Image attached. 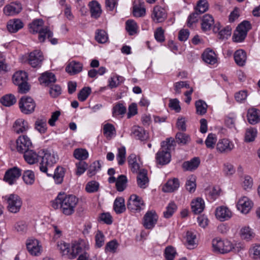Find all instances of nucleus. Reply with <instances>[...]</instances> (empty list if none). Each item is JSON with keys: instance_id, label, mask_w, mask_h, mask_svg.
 Returning a JSON list of instances; mask_svg holds the SVG:
<instances>
[{"instance_id": "nucleus-1", "label": "nucleus", "mask_w": 260, "mask_h": 260, "mask_svg": "<svg viewBox=\"0 0 260 260\" xmlns=\"http://www.w3.org/2000/svg\"><path fill=\"white\" fill-rule=\"evenodd\" d=\"M78 203V199L76 196L59 193L52 201V206L55 209L60 208L63 214L69 216L74 213Z\"/></svg>"}, {"instance_id": "nucleus-2", "label": "nucleus", "mask_w": 260, "mask_h": 260, "mask_svg": "<svg viewBox=\"0 0 260 260\" xmlns=\"http://www.w3.org/2000/svg\"><path fill=\"white\" fill-rule=\"evenodd\" d=\"M44 21L42 19L34 20L29 24V31L32 34H39L38 39L40 42H44L45 39L50 38L53 36V32L48 27L44 26Z\"/></svg>"}, {"instance_id": "nucleus-3", "label": "nucleus", "mask_w": 260, "mask_h": 260, "mask_svg": "<svg viewBox=\"0 0 260 260\" xmlns=\"http://www.w3.org/2000/svg\"><path fill=\"white\" fill-rule=\"evenodd\" d=\"M41 162L40 164V170L41 172L46 173L48 176L51 177L52 173H48V170L56 163L58 157L54 152L46 151L41 153Z\"/></svg>"}, {"instance_id": "nucleus-4", "label": "nucleus", "mask_w": 260, "mask_h": 260, "mask_svg": "<svg viewBox=\"0 0 260 260\" xmlns=\"http://www.w3.org/2000/svg\"><path fill=\"white\" fill-rule=\"evenodd\" d=\"M213 251L216 253L226 254L234 249L233 243L227 239L219 238L214 239L212 242Z\"/></svg>"}, {"instance_id": "nucleus-5", "label": "nucleus", "mask_w": 260, "mask_h": 260, "mask_svg": "<svg viewBox=\"0 0 260 260\" xmlns=\"http://www.w3.org/2000/svg\"><path fill=\"white\" fill-rule=\"evenodd\" d=\"M27 75L25 72L18 71L14 73L12 77L13 83L18 86L20 93H25L29 90V86L27 83Z\"/></svg>"}, {"instance_id": "nucleus-6", "label": "nucleus", "mask_w": 260, "mask_h": 260, "mask_svg": "<svg viewBox=\"0 0 260 260\" xmlns=\"http://www.w3.org/2000/svg\"><path fill=\"white\" fill-rule=\"evenodd\" d=\"M7 201L8 210L13 213L18 212L22 206V201L20 198L17 194H11L5 197Z\"/></svg>"}, {"instance_id": "nucleus-7", "label": "nucleus", "mask_w": 260, "mask_h": 260, "mask_svg": "<svg viewBox=\"0 0 260 260\" xmlns=\"http://www.w3.org/2000/svg\"><path fill=\"white\" fill-rule=\"evenodd\" d=\"M250 29V23L248 21H243L237 27L233 39L235 42L243 41L247 36L248 31Z\"/></svg>"}, {"instance_id": "nucleus-8", "label": "nucleus", "mask_w": 260, "mask_h": 260, "mask_svg": "<svg viewBox=\"0 0 260 260\" xmlns=\"http://www.w3.org/2000/svg\"><path fill=\"white\" fill-rule=\"evenodd\" d=\"M145 206L142 198L136 194L131 195L127 204L128 209L133 212H140L144 209Z\"/></svg>"}, {"instance_id": "nucleus-9", "label": "nucleus", "mask_w": 260, "mask_h": 260, "mask_svg": "<svg viewBox=\"0 0 260 260\" xmlns=\"http://www.w3.org/2000/svg\"><path fill=\"white\" fill-rule=\"evenodd\" d=\"M19 108L21 111L25 114L32 113L36 107V104L34 100L30 97L23 96L19 102Z\"/></svg>"}, {"instance_id": "nucleus-10", "label": "nucleus", "mask_w": 260, "mask_h": 260, "mask_svg": "<svg viewBox=\"0 0 260 260\" xmlns=\"http://www.w3.org/2000/svg\"><path fill=\"white\" fill-rule=\"evenodd\" d=\"M16 149L20 153L30 150L32 143L30 139L26 135L20 136L16 141Z\"/></svg>"}, {"instance_id": "nucleus-11", "label": "nucleus", "mask_w": 260, "mask_h": 260, "mask_svg": "<svg viewBox=\"0 0 260 260\" xmlns=\"http://www.w3.org/2000/svg\"><path fill=\"white\" fill-rule=\"evenodd\" d=\"M27 249L32 255L39 256L42 251V247L40 242L36 239H29L26 241Z\"/></svg>"}, {"instance_id": "nucleus-12", "label": "nucleus", "mask_w": 260, "mask_h": 260, "mask_svg": "<svg viewBox=\"0 0 260 260\" xmlns=\"http://www.w3.org/2000/svg\"><path fill=\"white\" fill-rule=\"evenodd\" d=\"M234 147L232 141L224 138L218 140L216 144V149L220 153L227 154L231 152Z\"/></svg>"}, {"instance_id": "nucleus-13", "label": "nucleus", "mask_w": 260, "mask_h": 260, "mask_svg": "<svg viewBox=\"0 0 260 260\" xmlns=\"http://www.w3.org/2000/svg\"><path fill=\"white\" fill-rule=\"evenodd\" d=\"M21 175V170L14 167L6 171L4 176V180L10 185H12L16 182Z\"/></svg>"}, {"instance_id": "nucleus-14", "label": "nucleus", "mask_w": 260, "mask_h": 260, "mask_svg": "<svg viewBox=\"0 0 260 260\" xmlns=\"http://www.w3.org/2000/svg\"><path fill=\"white\" fill-rule=\"evenodd\" d=\"M158 216L155 211H147L143 217V225L147 229H152L156 224Z\"/></svg>"}, {"instance_id": "nucleus-15", "label": "nucleus", "mask_w": 260, "mask_h": 260, "mask_svg": "<svg viewBox=\"0 0 260 260\" xmlns=\"http://www.w3.org/2000/svg\"><path fill=\"white\" fill-rule=\"evenodd\" d=\"M43 59L42 52L40 50H35L30 53L27 61L32 68H39Z\"/></svg>"}, {"instance_id": "nucleus-16", "label": "nucleus", "mask_w": 260, "mask_h": 260, "mask_svg": "<svg viewBox=\"0 0 260 260\" xmlns=\"http://www.w3.org/2000/svg\"><path fill=\"white\" fill-rule=\"evenodd\" d=\"M167 12L164 8L156 6L153 8L151 14V18L155 23L164 22L167 18Z\"/></svg>"}, {"instance_id": "nucleus-17", "label": "nucleus", "mask_w": 260, "mask_h": 260, "mask_svg": "<svg viewBox=\"0 0 260 260\" xmlns=\"http://www.w3.org/2000/svg\"><path fill=\"white\" fill-rule=\"evenodd\" d=\"M22 8V5L20 3L12 2L4 7L3 12L7 16H14L19 13Z\"/></svg>"}, {"instance_id": "nucleus-18", "label": "nucleus", "mask_w": 260, "mask_h": 260, "mask_svg": "<svg viewBox=\"0 0 260 260\" xmlns=\"http://www.w3.org/2000/svg\"><path fill=\"white\" fill-rule=\"evenodd\" d=\"M88 249V245H86L84 243L74 242L72 245L69 258L74 259L84 250L85 251Z\"/></svg>"}, {"instance_id": "nucleus-19", "label": "nucleus", "mask_w": 260, "mask_h": 260, "mask_svg": "<svg viewBox=\"0 0 260 260\" xmlns=\"http://www.w3.org/2000/svg\"><path fill=\"white\" fill-rule=\"evenodd\" d=\"M22 153L23 154L24 160L29 165H33L38 162L41 158L40 152L37 153L31 149L28 150Z\"/></svg>"}, {"instance_id": "nucleus-20", "label": "nucleus", "mask_w": 260, "mask_h": 260, "mask_svg": "<svg viewBox=\"0 0 260 260\" xmlns=\"http://www.w3.org/2000/svg\"><path fill=\"white\" fill-rule=\"evenodd\" d=\"M171 153L167 150H165L160 148L156 153L155 159L157 164L160 165H165L168 164L171 161Z\"/></svg>"}, {"instance_id": "nucleus-21", "label": "nucleus", "mask_w": 260, "mask_h": 260, "mask_svg": "<svg viewBox=\"0 0 260 260\" xmlns=\"http://www.w3.org/2000/svg\"><path fill=\"white\" fill-rule=\"evenodd\" d=\"M252 206V202L246 197H243L239 199L237 204L238 210L244 214L248 213L251 209Z\"/></svg>"}, {"instance_id": "nucleus-22", "label": "nucleus", "mask_w": 260, "mask_h": 260, "mask_svg": "<svg viewBox=\"0 0 260 260\" xmlns=\"http://www.w3.org/2000/svg\"><path fill=\"white\" fill-rule=\"evenodd\" d=\"M132 137L142 141H145L148 138V135L144 129L138 125H134L131 128Z\"/></svg>"}, {"instance_id": "nucleus-23", "label": "nucleus", "mask_w": 260, "mask_h": 260, "mask_svg": "<svg viewBox=\"0 0 260 260\" xmlns=\"http://www.w3.org/2000/svg\"><path fill=\"white\" fill-rule=\"evenodd\" d=\"M232 215L231 210L225 206L217 207L216 209L215 216L221 221L229 219Z\"/></svg>"}, {"instance_id": "nucleus-24", "label": "nucleus", "mask_w": 260, "mask_h": 260, "mask_svg": "<svg viewBox=\"0 0 260 260\" xmlns=\"http://www.w3.org/2000/svg\"><path fill=\"white\" fill-rule=\"evenodd\" d=\"M213 31L215 33H218L219 39H227L228 37H230L231 35L232 28L229 26H227L222 29H220V24L216 23L213 27Z\"/></svg>"}, {"instance_id": "nucleus-25", "label": "nucleus", "mask_w": 260, "mask_h": 260, "mask_svg": "<svg viewBox=\"0 0 260 260\" xmlns=\"http://www.w3.org/2000/svg\"><path fill=\"white\" fill-rule=\"evenodd\" d=\"M23 27V23L19 19H13L7 22V28L11 33H15Z\"/></svg>"}, {"instance_id": "nucleus-26", "label": "nucleus", "mask_w": 260, "mask_h": 260, "mask_svg": "<svg viewBox=\"0 0 260 260\" xmlns=\"http://www.w3.org/2000/svg\"><path fill=\"white\" fill-rule=\"evenodd\" d=\"M83 69L81 63L75 61H72L66 67V71L71 75H74L81 72Z\"/></svg>"}, {"instance_id": "nucleus-27", "label": "nucleus", "mask_w": 260, "mask_h": 260, "mask_svg": "<svg viewBox=\"0 0 260 260\" xmlns=\"http://www.w3.org/2000/svg\"><path fill=\"white\" fill-rule=\"evenodd\" d=\"M137 183L142 188H146L149 183V179L147 176V171L145 169L140 170L137 176Z\"/></svg>"}, {"instance_id": "nucleus-28", "label": "nucleus", "mask_w": 260, "mask_h": 260, "mask_svg": "<svg viewBox=\"0 0 260 260\" xmlns=\"http://www.w3.org/2000/svg\"><path fill=\"white\" fill-rule=\"evenodd\" d=\"M203 60L207 63L214 64L217 61V58L215 52L211 49H206L202 54Z\"/></svg>"}, {"instance_id": "nucleus-29", "label": "nucleus", "mask_w": 260, "mask_h": 260, "mask_svg": "<svg viewBox=\"0 0 260 260\" xmlns=\"http://www.w3.org/2000/svg\"><path fill=\"white\" fill-rule=\"evenodd\" d=\"M180 183L177 178L169 180L162 187V191L166 192H172L178 189Z\"/></svg>"}, {"instance_id": "nucleus-30", "label": "nucleus", "mask_w": 260, "mask_h": 260, "mask_svg": "<svg viewBox=\"0 0 260 260\" xmlns=\"http://www.w3.org/2000/svg\"><path fill=\"white\" fill-rule=\"evenodd\" d=\"M192 211L196 214H198L203 212L205 208L204 200L200 198H198L193 200L191 203Z\"/></svg>"}, {"instance_id": "nucleus-31", "label": "nucleus", "mask_w": 260, "mask_h": 260, "mask_svg": "<svg viewBox=\"0 0 260 260\" xmlns=\"http://www.w3.org/2000/svg\"><path fill=\"white\" fill-rule=\"evenodd\" d=\"M247 117L248 122L251 124H255L260 121L259 111L254 108L248 110Z\"/></svg>"}, {"instance_id": "nucleus-32", "label": "nucleus", "mask_w": 260, "mask_h": 260, "mask_svg": "<svg viewBox=\"0 0 260 260\" xmlns=\"http://www.w3.org/2000/svg\"><path fill=\"white\" fill-rule=\"evenodd\" d=\"M14 131L17 134L26 131L28 128V123L23 119L16 120L13 125Z\"/></svg>"}, {"instance_id": "nucleus-33", "label": "nucleus", "mask_w": 260, "mask_h": 260, "mask_svg": "<svg viewBox=\"0 0 260 260\" xmlns=\"http://www.w3.org/2000/svg\"><path fill=\"white\" fill-rule=\"evenodd\" d=\"M113 209L117 214L122 213L125 211L124 199L122 197H117L115 199L113 204Z\"/></svg>"}, {"instance_id": "nucleus-34", "label": "nucleus", "mask_w": 260, "mask_h": 260, "mask_svg": "<svg viewBox=\"0 0 260 260\" xmlns=\"http://www.w3.org/2000/svg\"><path fill=\"white\" fill-rule=\"evenodd\" d=\"M89 6L91 17L95 19L98 18L102 13L100 4L96 1H92L89 3Z\"/></svg>"}, {"instance_id": "nucleus-35", "label": "nucleus", "mask_w": 260, "mask_h": 260, "mask_svg": "<svg viewBox=\"0 0 260 260\" xmlns=\"http://www.w3.org/2000/svg\"><path fill=\"white\" fill-rule=\"evenodd\" d=\"M246 53L241 49L237 50L234 53V59L236 64L240 67L245 65L246 61Z\"/></svg>"}, {"instance_id": "nucleus-36", "label": "nucleus", "mask_w": 260, "mask_h": 260, "mask_svg": "<svg viewBox=\"0 0 260 260\" xmlns=\"http://www.w3.org/2000/svg\"><path fill=\"white\" fill-rule=\"evenodd\" d=\"M214 24V20L213 17L209 14L205 15L202 19L201 23L202 29L203 31L210 30Z\"/></svg>"}, {"instance_id": "nucleus-37", "label": "nucleus", "mask_w": 260, "mask_h": 260, "mask_svg": "<svg viewBox=\"0 0 260 260\" xmlns=\"http://www.w3.org/2000/svg\"><path fill=\"white\" fill-rule=\"evenodd\" d=\"M57 249L62 256H67L69 258L70 254V245L63 241H58L57 243Z\"/></svg>"}, {"instance_id": "nucleus-38", "label": "nucleus", "mask_w": 260, "mask_h": 260, "mask_svg": "<svg viewBox=\"0 0 260 260\" xmlns=\"http://www.w3.org/2000/svg\"><path fill=\"white\" fill-rule=\"evenodd\" d=\"M103 134L108 139H112L116 135V131L114 126L109 123L103 125Z\"/></svg>"}, {"instance_id": "nucleus-39", "label": "nucleus", "mask_w": 260, "mask_h": 260, "mask_svg": "<svg viewBox=\"0 0 260 260\" xmlns=\"http://www.w3.org/2000/svg\"><path fill=\"white\" fill-rule=\"evenodd\" d=\"M39 80L41 84H45L46 85H49L51 83H54L56 80L55 75L48 72L43 73Z\"/></svg>"}, {"instance_id": "nucleus-40", "label": "nucleus", "mask_w": 260, "mask_h": 260, "mask_svg": "<svg viewBox=\"0 0 260 260\" xmlns=\"http://www.w3.org/2000/svg\"><path fill=\"white\" fill-rule=\"evenodd\" d=\"M196 234L194 232L187 231L186 234V241L188 249H193L197 246Z\"/></svg>"}, {"instance_id": "nucleus-41", "label": "nucleus", "mask_w": 260, "mask_h": 260, "mask_svg": "<svg viewBox=\"0 0 260 260\" xmlns=\"http://www.w3.org/2000/svg\"><path fill=\"white\" fill-rule=\"evenodd\" d=\"M200 163V159L198 157H194L190 161L184 162L182 167L186 171H192L198 167Z\"/></svg>"}, {"instance_id": "nucleus-42", "label": "nucleus", "mask_w": 260, "mask_h": 260, "mask_svg": "<svg viewBox=\"0 0 260 260\" xmlns=\"http://www.w3.org/2000/svg\"><path fill=\"white\" fill-rule=\"evenodd\" d=\"M65 174V169L57 167L54 171V174H52L51 176L53 177L54 181L56 184H61L63 180Z\"/></svg>"}, {"instance_id": "nucleus-43", "label": "nucleus", "mask_w": 260, "mask_h": 260, "mask_svg": "<svg viewBox=\"0 0 260 260\" xmlns=\"http://www.w3.org/2000/svg\"><path fill=\"white\" fill-rule=\"evenodd\" d=\"M128 163L131 170L134 173L140 171V165L138 162L137 156L135 154H131L128 157Z\"/></svg>"}, {"instance_id": "nucleus-44", "label": "nucleus", "mask_w": 260, "mask_h": 260, "mask_svg": "<svg viewBox=\"0 0 260 260\" xmlns=\"http://www.w3.org/2000/svg\"><path fill=\"white\" fill-rule=\"evenodd\" d=\"M126 108L120 102L117 103L112 108V114L114 117L122 116L126 112Z\"/></svg>"}, {"instance_id": "nucleus-45", "label": "nucleus", "mask_w": 260, "mask_h": 260, "mask_svg": "<svg viewBox=\"0 0 260 260\" xmlns=\"http://www.w3.org/2000/svg\"><path fill=\"white\" fill-rule=\"evenodd\" d=\"M35 128L41 134H44L47 130V120L45 118H38L35 122Z\"/></svg>"}, {"instance_id": "nucleus-46", "label": "nucleus", "mask_w": 260, "mask_h": 260, "mask_svg": "<svg viewBox=\"0 0 260 260\" xmlns=\"http://www.w3.org/2000/svg\"><path fill=\"white\" fill-rule=\"evenodd\" d=\"M175 146L176 141L172 138H167L166 141L161 143V148L167 150L170 153L172 150L175 149Z\"/></svg>"}, {"instance_id": "nucleus-47", "label": "nucleus", "mask_w": 260, "mask_h": 260, "mask_svg": "<svg viewBox=\"0 0 260 260\" xmlns=\"http://www.w3.org/2000/svg\"><path fill=\"white\" fill-rule=\"evenodd\" d=\"M1 102L6 107H10L16 102V99L14 95L9 94L3 96L1 99Z\"/></svg>"}, {"instance_id": "nucleus-48", "label": "nucleus", "mask_w": 260, "mask_h": 260, "mask_svg": "<svg viewBox=\"0 0 260 260\" xmlns=\"http://www.w3.org/2000/svg\"><path fill=\"white\" fill-rule=\"evenodd\" d=\"M125 27L129 35L133 36L137 33L138 26L137 23L134 20H127Z\"/></svg>"}, {"instance_id": "nucleus-49", "label": "nucleus", "mask_w": 260, "mask_h": 260, "mask_svg": "<svg viewBox=\"0 0 260 260\" xmlns=\"http://www.w3.org/2000/svg\"><path fill=\"white\" fill-rule=\"evenodd\" d=\"M195 106L198 114L203 115L207 112V105L204 101L201 100L197 101Z\"/></svg>"}, {"instance_id": "nucleus-50", "label": "nucleus", "mask_w": 260, "mask_h": 260, "mask_svg": "<svg viewBox=\"0 0 260 260\" xmlns=\"http://www.w3.org/2000/svg\"><path fill=\"white\" fill-rule=\"evenodd\" d=\"M257 129L254 127H249L246 130L245 141L247 142H252L257 135Z\"/></svg>"}, {"instance_id": "nucleus-51", "label": "nucleus", "mask_w": 260, "mask_h": 260, "mask_svg": "<svg viewBox=\"0 0 260 260\" xmlns=\"http://www.w3.org/2000/svg\"><path fill=\"white\" fill-rule=\"evenodd\" d=\"M116 159L119 165H122L126 160V149L124 146L118 148V153L116 154Z\"/></svg>"}, {"instance_id": "nucleus-52", "label": "nucleus", "mask_w": 260, "mask_h": 260, "mask_svg": "<svg viewBox=\"0 0 260 260\" xmlns=\"http://www.w3.org/2000/svg\"><path fill=\"white\" fill-rule=\"evenodd\" d=\"M127 178L125 175H121L117 179L116 186L117 190L119 191H122L126 187Z\"/></svg>"}, {"instance_id": "nucleus-53", "label": "nucleus", "mask_w": 260, "mask_h": 260, "mask_svg": "<svg viewBox=\"0 0 260 260\" xmlns=\"http://www.w3.org/2000/svg\"><path fill=\"white\" fill-rule=\"evenodd\" d=\"M23 180L27 185H32L35 182V174L31 170H26L23 174Z\"/></svg>"}, {"instance_id": "nucleus-54", "label": "nucleus", "mask_w": 260, "mask_h": 260, "mask_svg": "<svg viewBox=\"0 0 260 260\" xmlns=\"http://www.w3.org/2000/svg\"><path fill=\"white\" fill-rule=\"evenodd\" d=\"M74 156L76 159L83 160L87 158L88 157V153L86 149L77 148L74 151Z\"/></svg>"}, {"instance_id": "nucleus-55", "label": "nucleus", "mask_w": 260, "mask_h": 260, "mask_svg": "<svg viewBox=\"0 0 260 260\" xmlns=\"http://www.w3.org/2000/svg\"><path fill=\"white\" fill-rule=\"evenodd\" d=\"M254 235L252 230L248 226H244L241 229V236L244 239L249 240L254 237Z\"/></svg>"}, {"instance_id": "nucleus-56", "label": "nucleus", "mask_w": 260, "mask_h": 260, "mask_svg": "<svg viewBox=\"0 0 260 260\" xmlns=\"http://www.w3.org/2000/svg\"><path fill=\"white\" fill-rule=\"evenodd\" d=\"M175 138L176 142L182 145L187 144L190 140V137L188 135L181 132L177 133Z\"/></svg>"}, {"instance_id": "nucleus-57", "label": "nucleus", "mask_w": 260, "mask_h": 260, "mask_svg": "<svg viewBox=\"0 0 260 260\" xmlns=\"http://www.w3.org/2000/svg\"><path fill=\"white\" fill-rule=\"evenodd\" d=\"M176 254V251L173 247L169 246L165 248L164 256L166 260H174Z\"/></svg>"}, {"instance_id": "nucleus-58", "label": "nucleus", "mask_w": 260, "mask_h": 260, "mask_svg": "<svg viewBox=\"0 0 260 260\" xmlns=\"http://www.w3.org/2000/svg\"><path fill=\"white\" fill-rule=\"evenodd\" d=\"M13 228L18 233H24L27 231V225L24 221L20 220L14 224Z\"/></svg>"}, {"instance_id": "nucleus-59", "label": "nucleus", "mask_w": 260, "mask_h": 260, "mask_svg": "<svg viewBox=\"0 0 260 260\" xmlns=\"http://www.w3.org/2000/svg\"><path fill=\"white\" fill-rule=\"evenodd\" d=\"M217 141V137L215 134L210 133L205 140V144L208 148L213 149Z\"/></svg>"}, {"instance_id": "nucleus-60", "label": "nucleus", "mask_w": 260, "mask_h": 260, "mask_svg": "<svg viewBox=\"0 0 260 260\" xmlns=\"http://www.w3.org/2000/svg\"><path fill=\"white\" fill-rule=\"evenodd\" d=\"M119 244L117 240H113L108 242L105 246V251L106 252L115 253L118 247Z\"/></svg>"}, {"instance_id": "nucleus-61", "label": "nucleus", "mask_w": 260, "mask_h": 260, "mask_svg": "<svg viewBox=\"0 0 260 260\" xmlns=\"http://www.w3.org/2000/svg\"><path fill=\"white\" fill-rule=\"evenodd\" d=\"M101 165L100 161H94L88 169L87 174L89 177L94 175L100 170Z\"/></svg>"}, {"instance_id": "nucleus-62", "label": "nucleus", "mask_w": 260, "mask_h": 260, "mask_svg": "<svg viewBox=\"0 0 260 260\" xmlns=\"http://www.w3.org/2000/svg\"><path fill=\"white\" fill-rule=\"evenodd\" d=\"M99 183L97 181H90L87 183L85 190L88 193L95 192L99 190Z\"/></svg>"}, {"instance_id": "nucleus-63", "label": "nucleus", "mask_w": 260, "mask_h": 260, "mask_svg": "<svg viewBox=\"0 0 260 260\" xmlns=\"http://www.w3.org/2000/svg\"><path fill=\"white\" fill-rule=\"evenodd\" d=\"M209 4L207 0H200L197 4L196 8L197 12H199L200 14H202L208 10Z\"/></svg>"}, {"instance_id": "nucleus-64", "label": "nucleus", "mask_w": 260, "mask_h": 260, "mask_svg": "<svg viewBox=\"0 0 260 260\" xmlns=\"http://www.w3.org/2000/svg\"><path fill=\"white\" fill-rule=\"evenodd\" d=\"M249 253L253 259L260 258V244H253L249 250Z\"/></svg>"}]
</instances>
